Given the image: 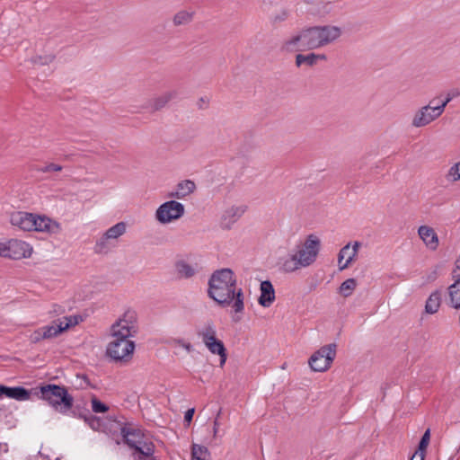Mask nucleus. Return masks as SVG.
Segmentation results:
<instances>
[{"label": "nucleus", "instance_id": "f257e3e1", "mask_svg": "<svg viewBox=\"0 0 460 460\" xmlns=\"http://www.w3.org/2000/svg\"><path fill=\"white\" fill-rule=\"evenodd\" d=\"M208 296L221 306L232 305L235 315L244 310V296L234 271L221 269L214 271L208 280Z\"/></svg>", "mask_w": 460, "mask_h": 460}, {"label": "nucleus", "instance_id": "f03ea898", "mask_svg": "<svg viewBox=\"0 0 460 460\" xmlns=\"http://www.w3.org/2000/svg\"><path fill=\"white\" fill-rule=\"evenodd\" d=\"M10 222L23 231H35L49 234H58L61 232V225L43 215H38L24 211H17L11 215Z\"/></svg>", "mask_w": 460, "mask_h": 460}, {"label": "nucleus", "instance_id": "7ed1b4c3", "mask_svg": "<svg viewBox=\"0 0 460 460\" xmlns=\"http://www.w3.org/2000/svg\"><path fill=\"white\" fill-rule=\"evenodd\" d=\"M40 398L46 401L55 411L66 414L72 408L74 398L66 387L48 384L40 386Z\"/></svg>", "mask_w": 460, "mask_h": 460}, {"label": "nucleus", "instance_id": "20e7f679", "mask_svg": "<svg viewBox=\"0 0 460 460\" xmlns=\"http://www.w3.org/2000/svg\"><path fill=\"white\" fill-rule=\"evenodd\" d=\"M309 50L332 44L342 35V30L336 25L313 26L306 28Z\"/></svg>", "mask_w": 460, "mask_h": 460}, {"label": "nucleus", "instance_id": "39448f33", "mask_svg": "<svg viewBox=\"0 0 460 460\" xmlns=\"http://www.w3.org/2000/svg\"><path fill=\"white\" fill-rule=\"evenodd\" d=\"M337 345L331 343L321 347L309 358V366L315 372H324L328 370L335 357Z\"/></svg>", "mask_w": 460, "mask_h": 460}, {"label": "nucleus", "instance_id": "423d86ee", "mask_svg": "<svg viewBox=\"0 0 460 460\" xmlns=\"http://www.w3.org/2000/svg\"><path fill=\"white\" fill-rule=\"evenodd\" d=\"M185 214V207L176 200H168L161 204L155 213V220L167 225L181 219Z\"/></svg>", "mask_w": 460, "mask_h": 460}, {"label": "nucleus", "instance_id": "0eeeda50", "mask_svg": "<svg viewBox=\"0 0 460 460\" xmlns=\"http://www.w3.org/2000/svg\"><path fill=\"white\" fill-rule=\"evenodd\" d=\"M443 114V109L435 104V99L429 101L427 105L420 107L412 115L411 124L413 128H424Z\"/></svg>", "mask_w": 460, "mask_h": 460}, {"label": "nucleus", "instance_id": "6e6552de", "mask_svg": "<svg viewBox=\"0 0 460 460\" xmlns=\"http://www.w3.org/2000/svg\"><path fill=\"white\" fill-rule=\"evenodd\" d=\"M295 250L303 259L307 267L313 265L319 255L321 250V240L315 234H309L303 242L295 246Z\"/></svg>", "mask_w": 460, "mask_h": 460}, {"label": "nucleus", "instance_id": "1a4fd4ad", "mask_svg": "<svg viewBox=\"0 0 460 460\" xmlns=\"http://www.w3.org/2000/svg\"><path fill=\"white\" fill-rule=\"evenodd\" d=\"M138 331L137 316L135 310L124 308L117 319V338L134 337Z\"/></svg>", "mask_w": 460, "mask_h": 460}, {"label": "nucleus", "instance_id": "9d476101", "mask_svg": "<svg viewBox=\"0 0 460 460\" xmlns=\"http://www.w3.org/2000/svg\"><path fill=\"white\" fill-rule=\"evenodd\" d=\"M33 252L32 246L25 241L10 239L4 243V258L21 260L30 258Z\"/></svg>", "mask_w": 460, "mask_h": 460}, {"label": "nucleus", "instance_id": "9b49d317", "mask_svg": "<svg viewBox=\"0 0 460 460\" xmlns=\"http://www.w3.org/2000/svg\"><path fill=\"white\" fill-rule=\"evenodd\" d=\"M282 52L292 53L309 49L308 37L306 30L303 29L298 33L294 34L285 40L280 47Z\"/></svg>", "mask_w": 460, "mask_h": 460}, {"label": "nucleus", "instance_id": "f8f14e48", "mask_svg": "<svg viewBox=\"0 0 460 460\" xmlns=\"http://www.w3.org/2000/svg\"><path fill=\"white\" fill-rule=\"evenodd\" d=\"M279 270L284 273H294L302 269L308 268L303 259H300L299 254L295 250H291L286 256L279 261Z\"/></svg>", "mask_w": 460, "mask_h": 460}, {"label": "nucleus", "instance_id": "ddd939ff", "mask_svg": "<svg viewBox=\"0 0 460 460\" xmlns=\"http://www.w3.org/2000/svg\"><path fill=\"white\" fill-rule=\"evenodd\" d=\"M247 206L234 205L226 208L220 216L219 226L224 230H230L245 213Z\"/></svg>", "mask_w": 460, "mask_h": 460}, {"label": "nucleus", "instance_id": "4468645a", "mask_svg": "<svg viewBox=\"0 0 460 460\" xmlns=\"http://www.w3.org/2000/svg\"><path fill=\"white\" fill-rule=\"evenodd\" d=\"M136 344L129 338H117V365L124 366L131 362Z\"/></svg>", "mask_w": 460, "mask_h": 460}, {"label": "nucleus", "instance_id": "2eb2a0df", "mask_svg": "<svg viewBox=\"0 0 460 460\" xmlns=\"http://www.w3.org/2000/svg\"><path fill=\"white\" fill-rule=\"evenodd\" d=\"M418 235L429 250L436 251L438 248L439 239L433 227L427 225L419 226Z\"/></svg>", "mask_w": 460, "mask_h": 460}, {"label": "nucleus", "instance_id": "dca6fc26", "mask_svg": "<svg viewBox=\"0 0 460 460\" xmlns=\"http://www.w3.org/2000/svg\"><path fill=\"white\" fill-rule=\"evenodd\" d=\"M309 5L308 12L313 15L323 17L333 10V4L330 0H304Z\"/></svg>", "mask_w": 460, "mask_h": 460}, {"label": "nucleus", "instance_id": "f3484780", "mask_svg": "<svg viewBox=\"0 0 460 460\" xmlns=\"http://www.w3.org/2000/svg\"><path fill=\"white\" fill-rule=\"evenodd\" d=\"M121 435L125 443L132 448L136 449L142 444L143 434L141 430L132 425H127L121 428Z\"/></svg>", "mask_w": 460, "mask_h": 460}, {"label": "nucleus", "instance_id": "a211bd4d", "mask_svg": "<svg viewBox=\"0 0 460 460\" xmlns=\"http://www.w3.org/2000/svg\"><path fill=\"white\" fill-rule=\"evenodd\" d=\"M176 91H166L150 99L147 107L151 111L155 112L164 109L171 101L176 98Z\"/></svg>", "mask_w": 460, "mask_h": 460}, {"label": "nucleus", "instance_id": "6ab92c4d", "mask_svg": "<svg viewBox=\"0 0 460 460\" xmlns=\"http://www.w3.org/2000/svg\"><path fill=\"white\" fill-rule=\"evenodd\" d=\"M196 190V184L190 180L180 181L172 190L168 193L169 198L183 199L192 194Z\"/></svg>", "mask_w": 460, "mask_h": 460}, {"label": "nucleus", "instance_id": "aec40b11", "mask_svg": "<svg viewBox=\"0 0 460 460\" xmlns=\"http://www.w3.org/2000/svg\"><path fill=\"white\" fill-rule=\"evenodd\" d=\"M4 395L7 398L14 399L16 401H27L31 397V392L20 386L8 387L0 385V396Z\"/></svg>", "mask_w": 460, "mask_h": 460}, {"label": "nucleus", "instance_id": "412c9836", "mask_svg": "<svg viewBox=\"0 0 460 460\" xmlns=\"http://www.w3.org/2000/svg\"><path fill=\"white\" fill-rule=\"evenodd\" d=\"M261 295L259 304L263 307H269L275 301V290L270 280H264L260 286Z\"/></svg>", "mask_w": 460, "mask_h": 460}, {"label": "nucleus", "instance_id": "4be33fe9", "mask_svg": "<svg viewBox=\"0 0 460 460\" xmlns=\"http://www.w3.org/2000/svg\"><path fill=\"white\" fill-rule=\"evenodd\" d=\"M327 59V56L325 54H315L309 53L307 55L297 54L296 56V66H314L319 61H325Z\"/></svg>", "mask_w": 460, "mask_h": 460}, {"label": "nucleus", "instance_id": "5701e85b", "mask_svg": "<svg viewBox=\"0 0 460 460\" xmlns=\"http://www.w3.org/2000/svg\"><path fill=\"white\" fill-rule=\"evenodd\" d=\"M113 238H115V226L110 227L105 235L98 240L95 252L97 253H106L111 248V240Z\"/></svg>", "mask_w": 460, "mask_h": 460}, {"label": "nucleus", "instance_id": "b1692460", "mask_svg": "<svg viewBox=\"0 0 460 460\" xmlns=\"http://www.w3.org/2000/svg\"><path fill=\"white\" fill-rule=\"evenodd\" d=\"M207 349L212 353L217 354L220 357V366L223 367L227 358L226 349L222 341L208 344Z\"/></svg>", "mask_w": 460, "mask_h": 460}, {"label": "nucleus", "instance_id": "393cba45", "mask_svg": "<svg viewBox=\"0 0 460 460\" xmlns=\"http://www.w3.org/2000/svg\"><path fill=\"white\" fill-rule=\"evenodd\" d=\"M441 303V295L438 291L433 292L428 298L425 305V311L433 314L438 312Z\"/></svg>", "mask_w": 460, "mask_h": 460}, {"label": "nucleus", "instance_id": "a878e982", "mask_svg": "<svg viewBox=\"0 0 460 460\" xmlns=\"http://www.w3.org/2000/svg\"><path fill=\"white\" fill-rule=\"evenodd\" d=\"M429 439L430 432L429 429H427L420 441L418 451L414 453L411 460H424L425 451L429 443Z\"/></svg>", "mask_w": 460, "mask_h": 460}, {"label": "nucleus", "instance_id": "bb28decb", "mask_svg": "<svg viewBox=\"0 0 460 460\" xmlns=\"http://www.w3.org/2000/svg\"><path fill=\"white\" fill-rule=\"evenodd\" d=\"M176 271L178 276L182 279H190L196 274V269L183 261L176 263Z\"/></svg>", "mask_w": 460, "mask_h": 460}, {"label": "nucleus", "instance_id": "cd10ccee", "mask_svg": "<svg viewBox=\"0 0 460 460\" xmlns=\"http://www.w3.org/2000/svg\"><path fill=\"white\" fill-rule=\"evenodd\" d=\"M450 305L456 309L460 308V281H456L448 288Z\"/></svg>", "mask_w": 460, "mask_h": 460}, {"label": "nucleus", "instance_id": "c85d7f7f", "mask_svg": "<svg viewBox=\"0 0 460 460\" xmlns=\"http://www.w3.org/2000/svg\"><path fill=\"white\" fill-rule=\"evenodd\" d=\"M83 321V317L81 315H70L66 316L63 319H58V322L59 323V331H66L70 327L77 325L80 322Z\"/></svg>", "mask_w": 460, "mask_h": 460}, {"label": "nucleus", "instance_id": "c756f323", "mask_svg": "<svg viewBox=\"0 0 460 460\" xmlns=\"http://www.w3.org/2000/svg\"><path fill=\"white\" fill-rule=\"evenodd\" d=\"M191 460H210V453L206 447L193 444L191 447Z\"/></svg>", "mask_w": 460, "mask_h": 460}, {"label": "nucleus", "instance_id": "7c9ffc66", "mask_svg": "<svg viewBox=\"0 0 460 460\" xmlns=\"http://www.w3.org/2000/svg\"><path fill=\"white\" fill-rule=\"evenodd\" d=\"M193 13L182 10L178 12L172 19L173 24L175 26L184 25L192 21Z\"/></svg>", "mask_w": 460, "mask_h": 460}, {"label": "nucleus", "instance_id": "2f4dec72", "mask_svg": "<svg viewBox=\"0 0 460 460\" xmlns=\"http://www.w3.org/2000/svg\"><path fill=\"white\" fill-rule=\"evenodd\" d=\"M357 287L355 279H348L341 283L339 288V293L344 297L349 296Z\"/></svg>", "mask_w": 460, "mask_h": 460}, {"label": "nucleus", "instance_id": "473e14b6", "mask_svg": "<svg viewBox=\"0 0 460 460\" xmlns=\"http://www.w3.org/2000/svg\"><path fill=\"white\" fill-rule=\"evenodd\" d=\"M290 15V12L287 8H281L274 13L270 17V22L273 25H279L280 23L286 22Z\"/></svg>", "mask_w": 460, "mask_h": 460}, {"label": "nucleus", "instance_id": "72a5a7b5", "mask_svg": "<svg viewBox=\"0 0 460 460\" xmlns=\"http://www.w3.org/2000/svg\"><path fill=\"white\" fill-rule=\"evenodd\" d=\"M198 335L202 339V341L206 340L208 337L216 336L217 329L215 324L211 321L207 322L198 332Z\"/></svg>", "mask_w": 460, "mask_h": 460}, {"label": "nucleus", "instance_id": "f704fd0d", "mask_svg": "<svg viewBox=\"0 0 460 460\" xmlns=\"http://www.w3.org/2000/svg\"><path fill=\"white\" fill-rule=\"evenodd\" d=\"M41 329L43 331V336H45L46 339H50V338L56 337L58 334H60L61 332H63V331L58 330L59 323H58V320L53 322V323L51 325L43 326V327H41Z\"/></svg>", "mask_w": 460, "mask_h": 460}, {"label": "nucleus", "instance_id": "c9c22d12", "mask_svg": "<svg viewBox=\"0 0 460 460\" xmlns=\"http://www.w3.org/2000/svg\"><path fill=\"white\" fill-rule=\"evenodd\" d=\"M360 245L359 242H354L350 246L351 254H349V259L346 260L343 265L340 266L341 270L347 269L356 260Z\"/></svg>", "mask_w": 460, "mask_h": 460}, {"label": "nucleus", "instance_id": "e433bc0d", "mask_svg": "<svg viewBox=\"0 0 460 460\" xmlns=\"http://www.w3.org/2000/svg\"><path fill=\"white\" fill-rule=\"evenodd\" d=\"M446 178L448 181L456 182L460 181V162L454 164L447 171Z\"/></svg>", "mask_w": 460, "mask_h": 460}, {"label": "nucleus", "instance_id": "4c0bfd02", "mask_svg": "<svg viewBox=\"0 0 460 460\" xmlns=\"http://www.w3.org/2000/svg\"><path fill=\"white\" fill-rule=\"evenodd\" d=\"M85 420L93 429L107 432V429L100 418L90 416L89 418H86Z\"/></svg>", "mask_w": 460, "mask_h": 460}, {"label": "nucleus", "instance_id": "58836bf2", "mask_svg": "<svg viewBox=\"0 0 460 460\" xmlns=\"http://www.w3.org/2000/svg\"><path fill=\"white\" fill-rule=\"evenodd\" d=\"M460 95V92L458 90H453L447 93L445 100L440 104H436L438 107L443 109V112L445 111V108L447 105L455 98Z\"/></svg>", "mask_w": 460, "mask_h": 460}, {"label": "nucleus", "instance_id": "ea45409f", "mask_svg": "<svg viewBox=\"0 0 460 460\" xmlns=\"http://www.w3.org/2000/svg\"><path fill=\"white\" fill-rule=\"evenodd\" d=\"M136 451L138 452L139 454L145 456H150L154 453V448H153V446L151 444L144 443L143 445L142 444L139 445L136 448Z\"/></svg>", "mask_w": 460, "mask_h": 460}, {"label": "nucleus", "instance_id": "a19ab883", "mask_svg": "<svg viewBox=\"0 0 460 460\" xmlns=\"http://www.w3.org/2000/svg\"><path fill=\"white\" fill-rule=\"evenodd\" d=\"M54 56L52 54L45 55V56H36L33 58V62L36 65H48L50 64L54 60Z\"/></svg>", "mask_w": 460, "mask_h": 460}, {"label": "nucleus", "instance_id": "79ce46f5", "mask_svg": "<svg viewBox=\"0 0 460 460\" xmlns=\"http://www.w3.org/2000/svg\"><path fill=\"white\" fill-rule=\"evenodd\" d=\"M349 254H351L350 251V243L346 244L344 247H342L339 252L338 255V261H339V267L341 265H343L342 260L346 258L349 259Z\"/></svg>", "mask_w": 460, "mask_h": 460}, {"label": "nucleus", "instance_id": "37998d69", "mask_svg": "<svg viewBox=\"0 0 460 460\" xmlns=\"http://www.w3.org/2000/svg\"><path fill=\"white\" fill-rule=\"evenodd\" d=\"M92 409L94 412H105L108 407L96 398L92 399Z\"/></svg>", "mask_w": 460, "mask_h": 460}, {"label": "nucleus", "instance_id": "c03bdc74", "mask_svg": "<svg viewBox=\"0 0 460 460\" xmlns=\"http://www.w3.org/2000/svg\"><path fill=\"white\" fill-rule=\"evenodd\" d=\"M61 170H62L61 165L53 164V163L48 164L45 166L39 169L40 172H44V173L50 172H60Z\"/></svg>", "mask_w": 460, "mask_h": 460}, {"label": "nucleus", "instance_id": "a18cd8bd", "mask_svg": "<svg viewBox=\"0 0 460 460\" xmlns=\"http://www.w3.org/2000/svg\"><path fill=\"white\" fill-rule=\"evenodd\" d=\"M452 278L455 279V282L460 281V255L455 261V268L452 270Z\"/></svg>", "mask_w": 460, "mask_h": 460}, {"label": "nucleus", "instance_id": "49530a36", "mask_svg": "<svg viewBox=\"0 0 460 460\" xmlns=\"http://www.w3.org/2000/svg\"><path fill=\"white\" fill-rule=\"evenodd\" d=\"M46 339L45 336H43V331L41 328L36 330L33 332V333L31 335V341L32 342H39L40 341Z\"/></svg>", "mask_w": 460, "mask_h": 460}, {"label": "nucleus", "instance_id": "de8ad7c7", "mask_svg": "<svg viewBox=\"0 0 460 460\" xmlns=\"http://www.w3.org/2000/svg\"><path fill=\"white\" fill-rule=\"evenodd\" d=\"M194 412H195V409L194 408H191V409H189L186 412H185V416H184V420L189 424L192 418H193V415H194Z\"/></svg>", "mask_w": 460, "mask_h": 460}, {"label": "nucleus", "instance_id": "09e8293b", "mask_svg": "<svg viewBox=\"0 0 460 460\" xmlns=\"http://www.w3.org/2000/svg\"><path fill=\"white\" fill-rule=\"evenodd\" d=\"M126 232V224L123 222L117 223V237L122 235Z\"/></svg>", "mask_w": 460, "mask_h": 460}, {"label": "nucleus", "instance_id": "8fccbe9b", "mask_svg": "<svg viewBox=\"0 0 460 460\" xmlns=\"http://www.w3.org/2000/svg\"><path fill=\"white\" fill-rule=\"evenodd\" d=\"M217 341H219V340L217 338V335H216V336H213V337H208L206 340H204L202 341L205 344V346H207L208 344L216 342Z\"/></svg>", "mask_w": 460, "mask_h": 460}, {"label": "nucleus", "instance_id": "3c124183", "mask_svg": "<svg viewBox=\"0 0 460 460\" xmlns=\"http://www.w3.org/2000/svg\"><path fill=\"white\" fill-rule=\"evenodd\" d=\"M218 428H219V421L217 419H216L214 420V427H213V435L214 437H217V434L218 432Z\"/></svg>", "mask_w": 460, "mask_h": 460}, {"label": "nucleus", "instance_id": "603ef678", "mask_svg": "<svg viewBox=\"0 0 460 460\" xmlns=\"http://www.w3.org/2000/svg\"><path fill=\"white\" fill-rule=\"evenodd\" d=\"M112 346H113V342H111L108 346V349H107V354L111 357V358H114V356H112Z\"/></svg>", "mask_w": 460, "mask_h": 460}, {"label": "nucleus", "instance_id": "864d4df0", "mask_svg": "<svg viewBox=\"0 0 460 460\" xmlns=\"http://www.w3.org/2000/svg\"><path fill=\"white\" fill-rule=\"evenodd\" d=\"M181 346L188 351H190L192 349V346L190 343H182Z\"/></svg>", "mask_w": 460, "mask_h": 460}, {"label": "nucleus", "instance_id": "5fc2aeb1", "mask_svg": "<svg viewBox=\"0 0 460 460\" xmlns=\"http://www.w3.org/2000/svg\"><path fill=\"white\" fill-rule=\"evenodd\" d=\"M4 255V243H0V256Z\"/></svg>", "mask_w": 460, "mask_h": 460}, {"label": "nucleus", "instance_id": "6e6d98bb", "mask_svg": "<svg viewBox=\"0 0 460 460\" xmlns=\"http://www.w3.org/2000/svg\"><path fill=\"white\" fill-rule=\"evenodd\" d=\"M234 321H235V322L240 321V316L234 317Z\"/></svg>", "mask_w": 460, "mask_h": 460}, {"label": "nucleus", "instance_id": "4d7b16f0", "mask_svg": "<svg viewBox=\"0 0 460 460\" xmlns=\"http://www.w3.org/2000/svg\"><path fill=\"white\" fill-rule=\"evenodd\" d=\"M220 414H221V410H219V411L217 412V415L216 419L218 420V417H220Z\"/></svg>", "mask_w": 460, "mask_h": 460}, {"label": "nucleus", "instance_id": "13d9d810", "mask_svg": "<svg viewBox=\"0 0 460 460\" xmlns=\"http://www.w3.org/2000/svg\"><path fill=\"white\" fill-rule=\"evenodd\" d=\"M199 102H200L201 103H205V104H207V102H205L203 98H201V99L199 100Z\"/></svg>", "mask_w": 460, "mask_h": 460}, {"label": "nucleus", "instance_id": "bf43d9fd", "mask_svg": "<svg viewBox=\"0 0 460 460\" xmlns=\"http://www.w3.org/2000/svg\"><path fill=\"white\" fill-rule=\"evenodd\" d=\"M56 460H59V459H56Z\"/></svg>", "mask_w": 460, "mask_h": 460}, {"label": "nucleus", "instance_id": "052dcab7", "mask_svg": "<svg viewBox=\"0 0 460 460\" xmlns=\"http://www.w3.org/2000/svg\"><path fill=\"white\" fill-rule=\"evenodd\" d=\"M417 460V459H416Z\"/></svg>", "mask_w": 460, "mask_h": 460}]
</instances>
